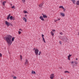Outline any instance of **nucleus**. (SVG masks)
Wrapping results in <instances>:
<instances>
[{
  "instance_id": "14",
  "label": "nucleus",
  "mask_w": 79,
  "mask_h": 79,
  "mask_svg": "<svg viewBox=\"0 0 79 79\" xmlns=\"http://www.w3.org/2000/svg\"><path fill=\"white\" fill-rule=\"evenodd\" d=\"M76 4V5H79V0L77 1V2Z\"/></svg>"
},
{
  "instance_id": "2",
  "label": "nucleus",
  "mask_w": 79,
  "mask_h": 79,
  "mask_svg": "<svg viewBox=\"0 0 79 79\" xmlns=\"http://www.w3.org/2000/svg\"><path fill=\"white\" fill-rule=\"evenodd\" d=\"M39 49H36L35 50V53L36 55H38V54H39Z\"/></svg>"
},
{
  "instance_id": "5",
  "label": "nucleus",
  "mask_w": 79,
  "mask_h": 79,
  "mask_svg": "<svg viewBox=\"0 0 79 79\" xmlns=\"http://www.w3.org/2000/svg\"><path fill=\"white\" fill-rule=\"evenodd\" d=\"M42 15H43V17L44 18H47V16L46 15L44 14H42Z\"/></svg>"
},
{
  "instance_id": "3",
  "label": "nucleus",
  "mask_w": 79,
  "mask_h": 79,
  "mask_svg": "<svg viewBox=\"0 0 79 79\" xmlns=\"http://www.w3.org/2000/svg\"><path fill=\"white\" fill-rule=\"evenodd\" d=\"M5 24L7 26V27H9L10 26V23L7 21H5Z\"/></svg>"
},
{
  "instance_id": "7",
  "label": "nucleus",
  "mask_w": 79,
  "mask_h": 79,
  "mask_svg": "<svg viewBox=\"0 0 79 79\" xmlns=\"http://www.w3.org/2000/svg\"><path fill=\"white\" fill-rule=\"evenodd\" d=\"M44 17H43L42 16H40V19H41V20H42V21H44V19L43 18Z\"/></svg>"
},
{
  "instance_id": "25",
  "label": "nucleus",
  "mask_w": 79,
  "mask_h": 79,
  "mask_svg": "<svg viewBox=\"0 0 79 79\" xmlns=\"http://www.w3.org/2000/svg\"><path fill=\"white\" fill-rule=\"evenodd\" d=\"M23 3H24L26 2L25 0H22Z\"/></svg>"
},
{
  "instance_id": "36",
  "label": "nucleus",
  "mask_w": 79,
  "mask_h": 79,
  "mask_svg": "<svg viewBox=\"0 0 79 79\" xmlns=\"http://www.w3.org/2000/svg\"><path fill=\"white\" fill-rule=\"evenodd\" d=\"M2 54L0 53V56L2 57Z\"/></svg>"
},
{
  "instance_id": "15",
  "label": "nucleus",
  "mask_w": 79,
  "mask_h": 79,
  "mask_svg": "<svg viewBox=\"0 0 79 79\" xmlns=\"http://www.w3.org/2000/svg\"><path fill=\"white\" fill-rule=\"evenodd\" d=\"M71 0L73 2L74 4L75 3V2H76V1L75 0Z\"/></svg>"
},
{
  "instance_id": "21",
  "label": "nucleus",
  "mask_w": 79,
  "mask_h": 79,
  "mask_svg": "<svg viewBox=\"0 0 79 79\" xmlns=\"http://www.w3.org/2000/svg\"><path fill=\"white\" fill-rule=\"evenodd\" d=\"M43 41L45 43H46L45 40V39L44 38H43Z\"/></svg>"
},
{
  "instance_id": "18",
  "label": "nucleus",
  "mask_w": 79,
  "mask_h": 79,
  "mask_svg": "<svg viewBox=\"0 0 79 79\" xmlns=\"http://www.w3.org/2000/svg\"><path fill=\"white\" fill-rule=\"evenodd\" d=\"M60 8H62V9H64V7H63V6H61L59 7Z\"/></svg>"
},
{
  "instance_id": "44",
  "label": "nucleus",
  "mask_w": 79,
  "mask_h": 79,
  "mask_svg": "<svg viewBox=\"0 0 79 79\" xmlns=\"http://www.w3.org/2000/svg\"><path fill=\"white\" fill-rule=\"evenodd\" d=\"M25 16H27V15H25Z\"/></svg>"
},
{
  "instance_id": "46",
  "label": "nucleus",
  "mask_w": 79,
  "mask_h": 79,
  "mask_svg": "<svg viewBox=\"0 0 79 79\" xmlns=\"http://www.w3.org/2000/svg\"><path fill=\"white\" fill-rule=\"evenodd\" d=\"M78 35H79V32H78Z\"/></svg>"
},
{
  "instance_id": "41",
  "label": "nucleus",
  "mask_w": 79,
  "mask_h": 79,
  "mask_svg": "<svg viewBox=\"0 0 79 79\" xmlns=\"http://www.w3.org/2000/svg\"><path fill=\"white\" fill-rule=\"evenodd\" d=\"M63 10H64V11H65V10L64 9H64H63Z\"/></svg>"
},
{
  "instance_id": "24",
  "label": "nucleus",
  "mask_w": 79,
  "mask_h": 79,
  "mask_svg": "<svg viewBox=\"0 0 79 79\" xmlns=\"http://www.w3.org/2000/svg\"><path fill=\"white\" fill-rule=\"evenodd\" d=\"M20 58L21 60H22L23 59L22 58H23V56H22V55H21L20 56Z\"/></svg>"
},
{
  "instance_id": "12",
  "label": "nucleus",
  "mask_w": 79,
  "mask_h": 79,
  "mask_svg": "<svg viewBox=\"0 0 79 79\" xmlns=\"http://www.w3.org/2000/svg\"><path fill=\"white\" fill-rule=\"evenodd\" d=\"M6 1H4L3 2L2 4L4 5V6H5V4L6 3Z\"/></svg>"
},
{
  "instance_id": "28",
  "label": "nucleus",
  "mask_w": 79,
  "mask_h": 79,
  "mask_svg": "<svg viewBox=\"0 0 79 79\" xmlns=\"http://www.w3.org/2000/svg\"><path fill=\"white\" fill-rule=\"evenodd\" d=\"M59 43L60 45H61L62 44V43L61 42V41H60L59 42Z\"/></svg>"
},
{
  "instance_id": "39",
  "label": "nucleus",
  "mask_w": 79,
  "mask_h": 79,
  "mask_svg": "<svg viewBox=\"0 0 79 79\" xmlns=\"http://www.w3.org/2000/svg\"><path fill=\"white\" fill-rule=\"evenodd\" d=\"M14 79H16V77H14Z\"/></svg>"
},
{
  "instance_id": "17",
  "label": "nucleus",
  "mask_w": 79,
  "mask_h": 79,
  "mask_svg": "<svg viewBox=\"0 0 79 79\" xmlns=\"http://www.w3.org/2000/svg\"><path fill=\"white\" fill-rule=\"evenodd\" d=\"M51 34L52 36H53V35H54V34H53V31H51Z\"/></svg>"
},
{
  "instance_id": "29",
  "label": "nucleus",
  "mask_w": 79,
  "mask_h": 79,
  "mask_svg": "<svg viewBox=\"0 0 79 79\" xmlns=\"http://www.w3.org/2000/svg\"><path fill=\"white\" fill-rule=\"evenodd\" d=\"M74 63L76 64H77V62L76 61H75Z\"/></svg>"
},
{
  "instance_id": "33",
  "label": "nucleus",
  "mask_w": 79,
  "mask_h": 79,
  "mask_svg": "<svg viewBox=\"0 0 79 79\" xmlns=\"http://www.w3.org/2000/svg\"><path fill=\"white\" fill-rule=\"evenodd\" d=\"M18 32H19V34H21V31H18Z\"/></svg>"
},
{
  "instance_id": "23",
  "label": "nucleus",
  "mask_w": 79,
  "mask_h": 79,
  "mask_svg": "<svg viewBox=\"0 0 79 79\" xmlns=\"http://www.w3.org/2000/svg\"><path fill=\"white\" fill-rule=\"evenodd\" d=\"M23 13H27V11H26L25 10H24L23 11Z\"/></svg>"
},
{
  "instance_id": "40",
  "label": "nucleus",
  "mask_w": 79,
  "mask_h": 79,
  "mask_svg": "<svg viewBox=\"0 0 79 79\" xmlns=\"http://www.w3.org/2000/svg\"><path fill=\"white\" fill-rule=\"evenodd\" d=\"M53 32H55L56 31L55 30H52Z\"/></svg>"
},
{
  "instance_id": "19",
  "label": "nucleus",
  "mask_w": 79,
  "mask_h": 79,
  "mask_svg": "<svg viewBox=\"0 0 79 79\" xmlns=\"http://www.w3.org/2000/svg\"><path fill=\"white\" fill-rule=\"evenodd\" d=\"M15 40V38L14 37H13L12 39V40H11V41L12 42L14 41V40Z\"/></svg>"
},
{
  "instance_id": "31",
  "label": "nucleus",
  "mask_w": 79,
  "mask_h": 79,
  "mask_svg": "<svg viewBox=\"0 0 79 79\" xmlns=\"http://www.w3.org/2000/svg\"><path fill=\"white\" fill-rule=\"evenodd\" d=\"M12 20H15V17H12Z\"/></svg>"
},
{
  "instance_id": "8",
  "label": "nucleus",
  "mask_w": 79,
  "mask_h": 79,
  "mask_svg": "<svg viewBox=\"0 0 79 79\" xmlns=\"http://www.w3.org/2000/svg\"><path fill=\"white\" fill-rule=\"evenodd\" d=\"M71 55H69L68 56V60H70V57H71Z\"/></svg>"
},
{
  "instance_id": "26",
  "label": "nucleus",
  "mask_w": 79,
  "mask_h": 79,
  "mask_svg": "<svg viewBox=\"0 0 79 79\" xmlns=\"http://www.w3.org/2000/svg\"><path fill=\"white\" fill-rule=\"evenodd\" d=\"M13 9V8H15V6H13L11 7Z\"/></svg>"
},
{
  "instance_id": "20",
  "label": "nucleus",
  "mask_w": 79,
  "mask_h": 79,
  "mask_svg": "<svg viewBox=\"0 0 79 79\" xmlns=\"http://www.w3.org/2000/svg\"><path fill=\"white\" fill-rule=\"evenodd\" d=\"M13 16H11L10 17V20H12V19H13Z\"/></svg>"
},
{
  "instance_id": "13",
  "label": "nucleus",
  "mask_w": 79,
  "mask_h": 79,
  "mask_svg": "<svg viewBox=\"0 0 79 79\" xmlns=\"http://www.w3.org/2000/svg\"><path fill=\"white\" fill-rule=\"evenodd\" d=\"M23 20L25 21V22H27V19H26L25 18V17H23Z\"/></svg>"
},
{
  "instance_id": "47",
  "label": "nucleus",
  "mask_w": 79,
  "mask_h": 79,
  "mask_svg": "<svg viewBox=\"0 0 79 79\" xmlns=\"http://www.w3.org/2000/svg\"><path fill=\"white\" fill-rule=\"evenodd\" d=\"M61 79H63V78H61Z\"/></svg>"
},
{
  "instance_id": "37",
  "label": "nucleus",
  "mask_w": 79,
  "mask_h": 79,
  "mask_svg": "<svg viewBox=\"0 0 79 79\" xmlns=\"http://www.w3.org/2000/svg\"><path fill=\"white\" fill-rule=\"evenodd\" d=\"M71 64H73V63H74V61H72L71 62Z\"/></svg>"
},
{
  "instance_id": "9",
  "label": "nucleus",
  "mask_w": 79,
  "mask_h": 79,
  "mask_svg": "<svg viewBox=\"0 0 79 79\" xmlns=\"http://www.w3.org/2000/svg\"><path fill=\"white\" fill-rule=\"evenodd\" d=\"M10 16H11V15L10 14H9L8 16H7V19L8 20V19H10Z\"/></svg>"
},
{
  "instance_id": "22",
  "label": "nucleus",
  "mask_w": 79,
  "mask_h": 79,
  "mask_svg": "<svg viewBox=\"0 0 79 79\" xmlns=\"http://www.w3.org/2000/svg\"><path fill=\"white\" fill-rule=\"evenodd\" d=\"M69 73V71H65L64 72V73Z\"/></svg>"
},
{
  "instance_id": "34",
  "label": "nucleus",
  "mask_w": 79,
  "mask_h": 79,
  "mask_svg": "<svg viewBox=\"0 0 79 79\" xmlns=\"http://www.w3.org/2000/svg\"><path fill=\"white\" fill-rule=\"evenodd\" d=\"M44 35L43 34H42V39H43V38H44Z\"/></svg>"
},
{
  "instance_id": "10",
  "label": "nucleus",
  "mask_w": 79,
  "mask_h": 79,
  "mask_svg": "<svg viewBox=\"0 0 79 79\" xmlns=\"http://www.w3.org/2000/svg\"><path fill=\"white\" fill-rule=\"evenodd\" d=\"M25 64H28V61L27 60H26Z\"/></svg>"
},
{
  "instance_id": "35",
  "label": "nucleus",
  "mask_w": 79,
  "mask_h": 79,
  "mask_svg": "<svg viewBox=\"0 0 79 79\" xmlns=\"http://www.w3.org/2000/svg\"><path fill=\"white\" fill-rule=\"evenodd\" d=\"M19 31H23V30H22V29L21 28L19 29Z\"/></svg>"
},
{
  "instance_id": "1",
  "label": "nucleus",
  "mask_w": 79,
  "mask_h": 79,
  "mask_svg": "<svg viewBox=\"0 0 79 79\" xmlns=\"http://www.w3.org/2000/svg\"><path fill=\"white\" fill-rule=\"evenodd\" d=\"M12 38V36L10 35H8L6 37V40L7 42V43L10 45H11L12 43L11 42V39Z\"/></svg>"
},
{
  "instance_id": "32",
  "label": "nucleus",
  "mask_w": 79,
  "mask_h": 79,
  "mask_svg": "<svg viewBox=\"0 0 79 79\" xmlns=\"http://www.w3.org/2000/svg\"><path fill=\"white\" fill-rule=\"evenodd\" d=\"M60 35H63V32H60Z\"/></svg>"
},
{
  "instance_id": "11",
  "label": "nucleus",
  "mask_w": 79,
  "mask_h": 79,
  "mask_svg": "<svg viewBox=\"0 0 79 79\" xmlns=\"http://www.w3.org/2000/svg\"><path fill=\"white\" fill-rule=\"evenodd\" d=\"M60 15L62 16H64V14L63 13H62L61 12L60 13Z\"/></svg>"
},
{
  "instance_id": "16",
  "label": "nucleus",
  "mask_w": 79,
  "mask_h": 79,
  "mask_svg": "<svg viewBox=\"0 0 79 79\" xmlns=\"http://www.w3.org/2000/svg\"><path fill=\"white\" fill-rule=\"evenodd\" d=\"M31 73L32 74H35V72L33 70H32L31 71Z\"/></svg>"
},
{
  "instance_id": "27",
  "label": "nucleus",
  "mask_w": 79,
  "mask_h": 79,
  "mask_svg": "<svg viewBox=\"0 0 79 79\" xmlns=\"http://www.w3.org/2000/svg\"><path fill=\"white\" fill-rule=\"evenodd\" d=\"M68 40V39L65 38V39L64 40V41H66V40Z\"/></svg>"
},
{
  "instance_id": "4",
  "label": "nucleus",
  "mask_w": 79,
  "mask_h": 79,
  "mask_svg": "<svg viewBox=\"0 0 79 79\" xmlns=\"http://www.w3.org/2000/svg\"><path fill=\"white\" fill-rule=\"evenodd\" d=\"M50 78L52 79L54 78V74H52L50 76Z\"/></svg>"
},
{
  "instance_id": "6",
  "label": "nucleus",
  "mask_w": 79,
  "mask_h": 79,
  "mask_svg": "<svg viewBox=\"0 0 79 79\" xmlns=\"http://www.w3.org/2000/svg\"><path fill=\"white\" fill-rule=\"evenodd\" d=\"M44 5L43 3H41V4H40L39 5V7H40V8H42V6H43V5Z\"/></svg>"
},
{
  "instance_id": "43",
  "label": "nucleus",
  "mask_w": 79,
  "mask_h": 79,
  "mask_svg": "<svg viewBox=\"0 0 79 79\" xmlns=\"http://www.w3.org/2000/svg\"><path fill=\"white\" fill-rule=\"evenodd\" d=\"M57 20H58V21H59V20H60V19H57Z\"/></svg>"
},
{
  "instance_id": "30",
  "label": "nucleus",
  "mask_w": 79,
  "mask_h": 79,
  "mask_svg": "<svg viewBox=\"0 0 79 79\" xmlns=\"http://www.w3.org/2000/svg\"><path fill=\"white\" fill-rule=\"evenodd\" d=\"M41 52L40 51L39 53V55H40V54H41Z\"/></svg>"
},
{
  "instance_id": "42",
  "label": "nucleus",
  "mask_w": 79,
  "mask_h": 79,
  "mask_svg": "<svg viewBox=\"0 0 79 79\" xmlns=\"http://www.w3.org/2000/svg\"><path fill=\"white\" fill-rule=\"evenodd\" d=\"M78 60V59L77 58H76V60Z\"/></svg>"
},
{
  "instance_id": "38",
  "label": "nucleus",
  "mask_w": 79,
  "mask_h": 79,
  "mask_svg": "<svg viewBox=\"0 0 79 79\" xmlns=\"http://www.w3.org/2000/svg\"><path fill=\"white\" fill-rule=\"evenodd\" d=\"M58 21V20H55L54 21L55 22H56V21Z\"/></svg>"
},
{
  "instance_id": "45",
  "label": "nucleus",
  "mask_w": 79,
  "mask_h": 79,
  "mask_svg": "<svg viewBox=\"0 0 79 79\" xmlns=\"http://www.w3.org/2000/svg\"><path fill=\"white\" fill-rule=\"evenodd\" d=\"M35 50V48H34L33 50Z\"/></svg>"
}]
</instances>
